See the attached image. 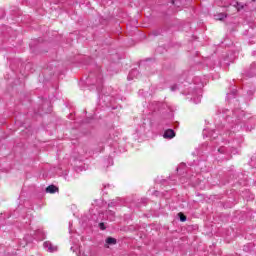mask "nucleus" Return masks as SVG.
I'll list each match as a JSON object with an SVG mask.
<instances>
[{
  "instance_id": "obj_1",
  "label": "nucleus",
  "mask_w": 256,
  "mask_h": 256,
  "mask_svg": "<svg viewBox=\"0 0 256 256\" xmlns=\"http://www.w3.org/2000/svg\"><path fill=\"white\" fill-rule=\"evenodd\" d=\"M164 139H173L175 137V131L173 129H167L163 135Z\"/></svg>"
},
{
  "instance_id": "obj_2",
  "label": "nucleus",
  "mask_w": 256,
  "mask_h": 256,
  "mask_svg": "<svg viewBox=\"0 0 256 256\" xmlns=\"http://www.w3.org/2000/svg\"><path fill=\"white\" fill-rule=\"evenodd\" d=\"M59 191V188H57L55 185H50L46 188V193H57Z\"/></svg>"
},
{
  "instance_id": "obj_3",
  "label": "nucleus",
  "mask_w": 256,
  "mask_h": 256,
  "mask_svg": "<svg viewBox=\"0 0 256 256\" xmlns=\"http://www.w3.org/2000/svg\"><path fill=\"white\" fill-rule=\"evenodd\" d=\"M106 243H107V245H117V239H115L113 237H108L106 239Z\"/></svg>"
},
{
  "instance_id": "obj_4",
  "label": "nucleus",
  "mask_w": 256,
  "mask_h": 256,
  "mask_svg": "<svg viewBox=\"0 0 256 256\" xmlns=\"http://www.w3.org/2000/svg\"><path fill=\"white\" fill-rule=\"evenodd\" d=\"M226 17H227V14L220 13L217 16H215V19H216V21H223V19H226Z\"/></svg>"
},
{
  "instance_id": "obj_5",
  "label": "nucleus",
  "mask_w": 256,
  "mask_h": 256,
  "mask_svg": "<svg viewBox=\"0 0 256 256\" xmlns=\"http://www.w3.org/2000/svg\"><path fill=\"white\" fill-rule=\"evenodd\" d=\"M178 216L180 218V221H182V223H185V221H187V216H185V214H183L182 212L178 213Z\"/></svg>"
},
{
  "instance_id": "obj_6",
  "label": "nucleus",
  "mask_w": 256,
  "mask_h": 256,
  "mask_svg": "<svg viewBox=\"0 0 256 256\" xmlns=\"http://www.w3.org/2000/svg\"><path fill=\"white\" fill-rule=\"evenodd\" d=\"M245 6H243L241 3L236 2V9L237 11H241V9H244Z\"/></svg>"
},
{
  "instance_id": "obj_7",
  "label": "nucleus",
  "mask_w": 256,
  "mask_h": 256,
  "mask_svg": "<svg viewBox=\"0 0 256 256\" xmlns=\"http://www.w3.org/2000/svg\"><path fill=\"white\" fill-rule=\"evenodd\" d=\"M99 227H100L101 231H105V229H106L105 223H103V222L99 223Z\"/></svg>"
},
{
  "instance_id": "obj_8",
  "label": "nucleus",
  "mask_w": 256,
  "mask_h": 256,
  "mask_svg": "<svg viewBox=\"0 0 256 256\" xmlns=\"http://www.w3.org/2000/svg\"><path fill=\"white\" fill-rule=\"evenodd\" d=\"M49 250L51 251V253H53V251H56V250H57V247H52V246H50V247H49Z\"/></svg>"
}]
</instances>
